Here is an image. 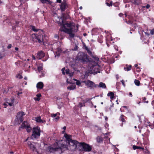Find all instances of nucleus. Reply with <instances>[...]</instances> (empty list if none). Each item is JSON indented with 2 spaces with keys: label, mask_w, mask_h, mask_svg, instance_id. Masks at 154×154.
I'll use <instances>...</instances> for the list:
<instances>
[{
  "label": "nucleus",
  "mask_w": 154,
  "mask_h": 154,
  "mask_svg": "<svg viewBox=\"0 0 154 154\" xmlns=\"http://www.w3.org/2000/svg\"><path fill=\"white\" fill-rule=\"evenodd\" d=\"M129 95L131 96V97H132V94L131 92H130L129 93Z\"/></svg>",
  "instance_id": "e2e57ef3"
},
{
  "label": "nucleus",
  "mask_w": 154,
  "mask_h": 154,
  "mask_svg": "<svg viewBox=\"0 0 154 154\" xmlns=\"http://www.w3.org/2000/svg\"><path fill=\"white\" fill-rule=\"evenodd\" d=\"M77 60L82 62H85L88 61L87 55L83 52H79L77 55Z\"/></svg>",
  "instance_id": "39448f33"
},
{
  "label": "nucleus",
  "mask_w": 154,
  "mask_h": 154,
  "mask_svg": "<svg viewBox=\"0 0 154 154\" xmlns=\"http://www.w3.org/2000/svg\"><path fill=\"white\" fill-rule=\"evenodd\" d=\"M150 7V5H149L147 4L146 6H145V8H146L147 9H148Z\"/></svg>",
  "instance_id": "a19ab883"
},
{
  "label": "nucleus",
  "mask_w": 154,
  "mask_h": 154,
  "mask_svg": "<svg viewBox=\"0 0 154 154\" xmlns=\"http://www.w3.org/2000/svg\"><path fill=\"white\" fill-rule=\"evenodd\" d=\"M85 83L86 86L88 88H92L94 87L96 88L98 86L97 85L95 84L93 82L88 80L86 81L83 82Z\"/></svg>",
  "instance_id": "6e6552de"
},
{
  "label": "nucleus",
  "mask_w": 154,
  "mask_h": 154,
  "mask_svg": "<svg viewBox=\"0 0 154 154\" xmlns=\"http://www.w3.org/2000/svg\"><path fill=\"white\" fill-rule=\"evenodd\" d=\"M16 77L19 79H21L22 78V76L20 74H18L16 75Z\"/></svg>",
  "instance_id": "7c9ffc66"
},
{
  "label": "nucleus",
  "mask_w": 154,
  "mask_h": 154,
  "mask_svg": "<svg viewBox=\"0 0 154 154\" xmlns=\"http://www.w3.org/2000/svg\"><path fill=\"white\" fill-rule=\"evenodd\" d=\"M76 88V86L74 85H71L67 87V89L70 90H73L75 89Z\"/></svg>",
  "instance_id": "412c9836"
},
{
  "label": "nucleus",
  "mask_w": 154,
  "mask_h": 154,
  "mask_svg": "<svg viewBox=\"0 0 154 154\" xmlns=\"http://www.w3.org/2000/svg\"><path fill=\"white\" fill-rule=\"evenodd\" d=\"M68 74H69V77H71L73 75V72H70Z\"/></svg>",
  "instance_id": "c756f323"
},
{
  "label": "nucleus",
  "mask_w": 154,
  "mask_h": 154,
  "mask_svg": "<svg viewBox=\"0 0 154 154\" xmlns=\"http://www.w3.org/2000/svg\"><path fill=\"white\" fill-rule=\"evenodd\" d=\"M31 38L33 41L38 42L40 43L43 41L44 37L42 35H38L35 34H33L31 35Z\"/></svg>",
  "instance_id": "423d86ee"
},
{
  "label": "nucleus",
  "mask_w": 154,
  "mask_h": 154,
  "mask_svg": "<svg viewBox=\"0 0 154 154\" xmlns=\"http://www.w3.org/2000/svg\"><path fill=\"white\" fill-rule=\"evenodd\" d=\"M57 3H60L61 2V0H57Z\"/></svg>",
  "instance_id": "de8ad7c7"
},
{
  "label": "nucleus",
  "mask_w": 154,
  "mask_h": 154,
  "mask_svg": "<svg viewBox=\"0 0 154 154\" xmlns=\"http://www.w3.org/2000/svg\"><path fill=\"white\" fill-rule=\"evenodd\" d=\"M13 153H14L13 152H10V154H13Z\"/></svg>",
  "instance_id": "338daca9"
},
{
  "label": "nucleus",
  "mask_w": 154,
  "mask_h": 154,
  "mask_svg": "<svg viewBox=\"0 0 154 154\" xmlns=\"http://www.w3.org/2000/svg\"><path fill=\"white\" fill-rule=\"evenodd\" d=\"M8 103V105H9L10 106H12V104L11 103Z\"/></svg>",
  "instance_id": "864d4df0"
},
{
  "label": "nucleus",
  "mask_w": 154,
  "mask_h": 154,
  "mask_svg": "<svg viewBox=\"0 0 154 154\" xmlns=\"http://www.w3.org/2000/svg\"><path fill=\"white\" fill-rule=\"evenodd\" d=\"M48 149L51 152L57 151L60 154H61L65 150L67 149V147L66 145L61 143L60 141H58L51 146H48Z\"/></svg>",
  "instance_id": "f03ea898"
},
{
  "label": "nucleus",
  "mask_w": 154,
  "mask_h": 154,
  "mask_svg": "<svg viewBox=\"0 0 154 154\" xmlns=\"http://www.w3.org/2000/svg\"><path fill=\"white\" fill-rule=\"evenodd\" d=\"M65 69V68H63L62 69H61V71H62V74L63 75H65V72H64V70Z\"/></svg>",
  "instance_id": "473e14b6"
},
{
  "label": "nucleus",
  "mask_w": 154,
  "mask_h": 154,
  "mask_svg": "<svg viewBox=\"0 0 154 154\" xmlns=\"http://www.w3.org/2000/svg\"><path fill=\"white\" fill-rule=\"evenodd\" d=\"M106 4L107 6H112V4H110L108 3V2H106Z\"/></svg>",
  "instance_id": "4c0bfd02"
},
{
  "label": "nucleus",
  "mask_w": 154,
  "mask_h": 154,
  "mask_svg": "<svg viewBox=\"0 0 154 154\" xmlns=\"http://www.w3.org/2000/svg\"><path fill=\"white\" fill-rule=\"evenodd\" d=\"M92 103L91 100L88 98H86L85 100H83L82 102L80 103V106H85L86 105H91Z\"/></svg>",
  "instance_id": "9b49d317"
},
{
  "label": "nucleus",
  "mask_w": 154,
  "mask_h": 154,
  "mask_svg": "<svg viewBox=\"0 0 154 154\" xmlns=\"http://www.w3.org/2000/svg\"><path fill=\"white\" fill-rule=\"evenodd\" d=\"M133 148L134 150H135L136 149H141L142 150H143L144 149V148L141 147L140 146H137L135 145H134L133 146Z\"/></svg>",
  "instance_id": "6ab92c4d"
},
{
  "label": "nucleus",
  "mask_w": 154,
  "mask_h": 154,
  "mask_svg": "<svg viewBox=\"0 0 154 154\" xmlns=\"http://www.w3.org/2000/svg\"><path fill=\"white\" fill-rule=\"evenodd\" d=\"M44 86V84L43 82H38L36 85V87L37 88L39 89H42Z\"/></svg>",
  "instance_id": "dca6fc26"
},
{
  "label": "nucleus",
  "mask_w": 154,
  "mask_h": 154,
  "mask_svg": "<svg viewBox=\"0 0 154 154\" xmlns=\"http://www.w3.org/2000/svg\"><path fill=\"white\" fill-rule=\"evenodd\" d=\"M30 147L31 149H32V150L33 151L35 149V147L33 145H32Z\"/></svg>",
  "instance_id": "cd10ccee"
},
{
  "label": "nucleus",
  "mask_w": 154,
  "mask_h": 154,
  "mask_svg": "<svg viewBox=\"0 0 154 154\" xmlns=\"http://www.w3.org/2000/svg\"><path fill=\"white\" fill-rule=\"evenodd\" d=\"M121 82L122 83V85L124 86H125V82H124V80H122Z\"/></svg>",
  "instance_id": "ea45409f"
},
{
  "label": "nucleus",
  "mask_w": 154,
  "mask_h": 154,
  "mask_svg": "<svg viewBox=\"0 0 154 154\" xmlns=\"http://www.w3.org/2000/svg\"><path fill=\"white\" fill-rule=\"evenodd\" d=\"M123 15V14L122 13H120L119 14V16L120 17H122Z\"/></svg>",
  "instance_id": "3c124183"
},
{
  "label": "nucleus",
  "mask_w": 154,
  "mask_h": 154,
  "mask_svg": "<svg viewBox=\"0 0 154 154\" xmlns=\"http://www.w3.org/2000/svg\"><path fill=\"white\" fill-rule=\"evenodd\" d=\"M97 142L98 143H101L103 142V138L100 136H98L96 138Z\"/></svg>",
  "instance_id": "f3484780"
},
{
  "label": "nucleus",
  "mask_w": 154,
  "mask_h": 154,
  "mask_svg": "<svg viewBox=\"0 0 154 154\" xmlns=\"http://www.w3.org/2000/svg\"><path fill=\"white\" fill-rule=\"evenodd\" d=\"M32 134L31 138L33 139H36L39 137L41 134V130L38 126L34 127L32 129Z\"/></svg>",
  "instance_id": "20e7f679"
},
{
  "label": "nucleus",
  "mask_w": 154,
  "mask_h": 154,
  "mask_svg": "<svg viewBox=\"0 0 154 154\" xmlns=\"http://www.w3.org/2000/svg\"><path fill=\"white\" fill-rule=\"evenodd\" d=\"M64 137L66 139V141L68 145L72 146L75 149L77 147L78 144L79 143L78 141L76 140H72V136L66 133L64 134Z\"/></svg>",
  "instance_id": "7ed1b4c3"
},
{
  "label": "nucleus",
  "mask_w": 154,
  "mask_h": 154,
  "mask_svg": "<svg viewBox=\"0 0 154 154\" xmlns=\"http://www.w3.org/2000/svg\"><path fill=\"white\" fill-rule=\"evenodd\" d=\"M11 47V44H9L8 46V49L10 48Z\"/></svg>",
  "instance_id": "37998d69"
},
{
  "label": "nucleus",
  "mask_w": 154,
  "mask_h": 154,
  "mask_svg": "<svg viewBox=\"0 0 154 154\" xmlns=\"http://www.w3.org/2000/svg\"><path fill=\"white\" fill-rule=\"evenodd\" d=\"M28 145H30V146L32 145L30 142L28 141Z\"/></svg>",
  "instance_id": "79ce46f5"
},
{
  "label": "nucleus",
  "mask_w": 154,
  "mask_h": 154,
  "mask_svg": "<svg viewBox=\"0 0 154 154\" xmlns=\"http://www.w3.org/2000/svg\"><path fill=\"white\" fill-rule=\"evenodd\" d=\"M60 118V117L59 116H57L56 118H55V119L58 120Z\"/></svg>",
  "instance_id": "5fc2aeb1"
},
{
  "label": "nucleus",
  "mask_w": 154,
  "mask_h": 154,
  "mask_svg": "<svg viewBox=\"0 0 154 154\" xmlns=\"http://www.w3.org/2000/svg\"><path fill=\"white\" fill-rule=\"evenodd\" d=\"M41 2L43 3H45L46 2H48V0H40Z\"/></svg>",
  "instance_id": "72a5a7b5"
},
{
  "label": "nucleus",
  "mask_w": 154,
  "mask_h": 154,
  "mask_svg": "<svg viewBox=\"0 0 154 154\" xmlns=\"http://www.w3.org/2000/svg\"><path fill=\"white\" fill-rule=\"evenodd\" d=\"M55 38H58V36L57 35H56L55 36Z\"/></svg>",
  "instance_id": "0e129e2a"
},
{
  "label": "nucleus",
  "mask_w": 154,
  "mask_h": 154,
  "mask_svg": "<svg viewBox=\"0 0 154 154\" xmlns=\"http://www.w3.org/2000/svg\"><path fill=\"white\" fill-rule=\"evenodd\" d=\"M77 46L76 45L75 47H74L73 50L76 51L77 49Z\"/></svg>",
  "instance_id": "a18cd8bd"
},
{
  "label": "nucleus",
  "mask_w": 154,
  "mask_h": 154,
  "mask_svg": "<svg viewBox=\"0 0 154 154\" xmlns=\"http://www.w3.org/2000/svg\"><path fill=\"white\" fill-rule=\"evenodd\" d=\"M134 3L138 5V4L136 2H134Z\"/></svg>",
  "instance_id": "774afa93"
},
{
  "label": "nucleus",
  "mask_w": 154,
  "mask_h": 154,
  "mask_svg": "<svg viewBox=\"0 0 154 154\" xmlns=\"http://www.w3.org/2000/svg\"><path fill=\"white\" fill-rule=\"evenodd\" d=\"M134 82L136 85L137 86H139L140 85V81L137 79H135L134 81Z\"/></svg>",
  "instance_id": "5701e85b"
},
{
  "label": "nucleus",
  "mask_w": 154,
  "mask_h": 154,
  "mask_svg": "<svg viewBox=\"0 0 154 154\" xmlns=\"http://www.w3.org/2000/svg\"><path fill=\"white\" fill-rule=\"evenodd\" d=\"M66 126H64L63 128V129L64 130H65L66 129Z\"/></svg>",
  "instance_id": "6e6d98bb"
},
{
  "label": "nucleus",
  "mask_w": 154,
  "mask_h": 154,
  "mask_svg": "<svg viewBox=\"0 0 154 154\" xmlns=\"http://www.w3.org/2000/svg\"><path fill=\"white\" fill-rule=\"evenodd\" d=\"M32 57L33 60H35V57L33 55H32Z\"/></svg>",
  "instance_id": "49530a36"
},
{
  "label": "nucleus",
  "mask_w": 154,
  "mask_h": 154,
  "mask_svg": "<svg viewBox=\"0 0 154 154\" xmlns=\"http://www.w3.org/2000/svg\"><path fill=\"white\" fill-rule=\"evenodd\" d=\"M38 70L39 72H42L43 70V68L42 66H39L38 67Z\"/></svg>",
  "instance_id": "a878e982"
},
{
  "label": "nucleus",
  "mask_w": 154,
  "mask_h": 154,
  "mask_svg": "<svg viewBox=\"0 0 154 154\" xmlns=\"http://www.w3.org/2000/svg\"><path fill=\"white\" fill-rule=\"evenodd\" d=\"M105 119L107 121L108 119V118L107 117H106L105 118Z\"/></svg>",
  "instance_id": "680f3d73"
},
{
  "label": "nucleus",
  "mask_w": 154,
  "mask_h": 154,
  "mask_svg": "<svg viewBox=\"0 0 154 154\" xmlns=\"http://www.w3.org/2000/svg\"><path fill=\"white\" fill-rule=\"evenodd\" d=\"M40 98L39 97H35L34 98V99L35 100L39 101L40 100Z\"/></svg>",
  "instance_id": "2f4dec72"
},
{
  "label": "nucleus",
  "mask_w": 154,
  "mask_h": 154,
  "mask_svg": "<svg viewBox=\"0 0 154 154\" xmlns=\"http://www.w3.org/2000/svg\"><path fill=\"white\" fill-rule=\"evenodd\" d=\"M127 23L128 24H129V23H131V21H129L128 22H127Z\"/></svg>",
  "instance_id": "69168bd1"
},
{
  "label": "nucleus",
  "mask_w": 154,
  "mask_h": 154,
  "mask_svg": "<svg viewBox=\"0 0 154 154\" xmlns=\"http://www.w3.org/2000/svg\"><path fill=\"white\" fill-rule=\"evenodd\" d=\"M51 116L53 117H55L57 115V114H51Z\"/></svg>",
  "instance_id": "e433bc0d"
},
{
  "label": "nucleus",
  "mask_w": 154,
  "mask_h": 154,
  "mask_svg": "<svg viewBox=\"0 0 154 154\" xmlns=\"http://www.w3.org/2000/svg\"><path fill=\"white\" fill-rule=\"evenodd\" d=\"M37 97H40L41 96V94H38L36 95Z\"/></svg>",
  "instance_id": "c03bdc74"
},
{
  "label": "nucleus",
  "mask_w": 154,
  "mask_h": 154,
  "mask_svg": "<svg viewBox=\"0 0 154 154\" xmlns=\"http://www.w3.org/2000/svg\"><path fill=\"white\" fill-rule=\"evenodd\" d=\"M150 33L151 35H153L154 34V30L152 29L150 30Z\"/></svg>",
  "instance_id": "c9c22d12"
},
{
  "label": "nucleus",
  "mask_w": 154,
  "mask_h": 154,
  "mask_svg": "<svg viewBox=\"0 0 154 154\" xmlns=\"http://www.w3.org/2000/svg\"><path fill=\"white\" fill-rule=\"evenodd\" d=\"M66 4L65 2H63L60 5V9L62 11H64L66 8Z\"/></svg>",
  "instance_id": "4468645a"
},
{
  "label": "nucleus",
  "mask_w": 154,
  "mask_h": 154,
  "mask_svg": "<svg viewBox=\"0 0 154 154\" xmlns=\"http://www.w3.org/2000/svg\"><path fill=\"white\" fill-rule=\"evenodd\" d=\"M85 49L87 50L88 53L89 54H91V51L88 49V48L87 47H86L85 48Z\"/></svg>",
  "instance_id": "bb28decb"
},
{
  "label": "nucleus",
  "mask_w": 154,
  "mask_h": 154,
  "mask_svg": "<svg viewBox=\"0 0 154 154\" xmlns=\"http://www.w3.org/2000/svg\"><path fill=\"white\" fill-rule=\"evenodd\" d=\"M25 114L23 112H18L16 116L17 119L20 122H23V116L25 115Z\"/></svg>",
  "instance_id": "9d476101"
},
{
  "label": "nucleus",
  "mask_w": 154,
  "mask_h": 154,
  "mask_svg": "<svg viewBox=\"0 0 154 154\" xmlns=\"http://www.w3.org/2000/svg\"><path fill=\"white\" fill-rule=\"evenodd\" d=\"M76 83V84L78 85H80L81 84L80 82L78 80H77Z\"/></svg>",
  "instance_id": "c85d7f7f"
},
{
  "label": "nucleus",
  "mask_w": 154,
  "mask_h": 154,
  "mask_svg": "<svg viewBox=\"0 0 154 154\" xmlns=\"http://www.w3.org/2000/svg\"><path fill=\"white\" fill-rule=\"evenodd\" d=\"M116 78L117 79H118L119 78V75H116Z\"/></svg>",
  "instance_id": "4d7b16f0"
},
{
  "label": "nucleus",
  "mask_w": 154,
  "mask_h": 154,
  "mask_svg": "<svg viewBox=\"0 0 154 154\" xmlns=\"http://www.w3.org/2000/svg\"><path fill=\"white\" fill-rule=\"evenodd\" d=\"M107 96L109 97H110L111 99H112L113 98L114 94L112 92H110L108 94Z\"/></svg>",
  "instance_id": "4be33fe9"
},
{
  "label": "nucleus",
  "mask_w": 154,
  "mask_h": 154,
  "mask_svg": "<svg viewBox=\"0 0 154 154\" xmlns=\"http://www.w3.org/2000/svg\"><path fill=\"white\" fill-rule=\"evenodd\" d=\"M45 56V53L42 51H41L38 52L36 56V57L39 59H40L44 57Z\"/></svg>",
  "instance_id": "f8f14e48"
},
{
  "label": "nucleus",
  "mask_w": 154,
  "mask_h": 154,
  "mask_svg": "<svg viewBox=\"0 0 154 154\" xmlns=\"http://www.w3.org/2000/svg\"><path fill=\"white\" fill-rule=\"evenodd\" d=\"M125 116L123 115H122L119 118V120L122 122V123L120 125L122 127L123 124H125L126 123V121L125 120Z\"/></svg>",
  "instance_id": "ddd939ff"
},
{
  "label": "nucleus",
  "mask_w": 154,
  "mask_h": 154,
  "mask_svg": "<svg viewBox=\"0 0 154 154\" xmlns=\"http://www.w3.org/2000/svg\"><path fill=\"white\" fill-rule=\"evenodd\" d=\"M55 19L56 22L61 26L60 30L69 35V37L72 38L75 36V33L78 30V27L75 26L73 23H64L62 17L57 16L56 14H54Z\"/></svg>",
  "instance_id": "f257e3e1"
},
{
  "label": "nucleus",
  "mask_w": 154,
  "mask_h": 154,
  "mask_svg": "<svg viewBox=\"0 0 154 154\" xmlns=\"http://www.w3.org/2000/svg\"><path fill=\"white\" fill-rule=\"evenodd\" d=\"M31 29L34 32H37L39 30V29H36L35 26H31Z\"/></svg>",
  "instance_id": "b1692460"
},
{
  "label": "nucleus",
  "mask_w": 154,
  "mask_h": 154,
  "mask_svg": "<svg viewBox=\"0 0 154 154\" xmlns=\"http://www.w3.org/2000/svg\"><path fill=\"white\" fill-rule=\"evenodd\" d=\"M94 59L97 61H98L99 60V58L97 57H94Z\"/></svg>",
  "instance_id": "58836bf2"
},
{
  "label": "nucleus",
  "mask_w": 154,
  "mask_h": 154,
  "mask_svg": "<svg viewBox=\"0 0 154 154\" xmlns=\"http://www.w3.org/2000/svg\"><path fill=\"white\" fill-rule=\"evenodd\" d=\"M58 51H56L54 53L55 57H56L57 56V57H59L60 56V53L59 52L61 51V50L60 48H58L57 49Z\"/></svg>",
  "instance_id": "aec40b11"
},
{
  "label": "nucleus",
  "mask_w": 154,
  "mask_h": 154,
  "mask_svg": "<svg viewBox=\"0 0 154 154\" xmlns=\"http://www.w3.org/2000/svg\"><path fill=\"white\" fill-rule=\"evenodd\" d=\"M81 144L84 151L90 152L91 151L92 148L88 144L85 143H82Z\"/></svg>",
  "instance_id": "1a4fd4ad"
},
{
  "label": "nucleus",
  "mask_w": 154,
  "mask_h": 154,
  "mask_svg": "<svg viewBox=\"0 0 154 154\" xmlns=\"http://www.w3.org/2000/svg\"><path fill=\"white\" fill-rule=\"evenodd\" d=\"M44 76V74L43 73H42V74L41 75H40V77H43Z\"/></svg>",
  "instance_id": "603ef678"
},
{
  "label": "nucleus",
  "mask_w": 154,
  "mask_h": 154,
  "mask_svg": "<svg viewBox=\"0 0 154 154\" xmlns=\"http://www.w3.org/2000/svg\"><path fill=\"white\" fill-rule=\"evenodd\" d=\"M98 86L97 87H99L100 88H106V85L103 82H100L99 85H97Z\"/></svg>",
  "instance_id": "a211bd4d"
},
{
  "label": "nucleus",
  "mask_w": 154,
  "mask_h": 154,
  "mask_svg": "<svg viewBox=\"0 0 154 154\" xmlns=\"http://www.w3.org/2000/svg\"><path fill=\"white\" fill-rule=\"evenodd\" d=\"M15 49L16 51H18V48L17 47H16L15 48Z\"/></svg>",
  "instance_id": "bf43d9fd"
},
{
  "label": "nucleus",
  "mask_w": 154,
  "mask_h": 154,
  "mask_svg": "<svg viewBox=\"0 0 154 154\" xmlns=\"http://www.w3.org/2000/svg\"><path fill=\"white\" fill-rule=\"evenodd\" d=\"M68 79H67V82L68 83H70V84H71V83H72V82H69L68 81Z\"/></svg>",
  "instance_id": "052dcab7"
},
{
  "label": "nucleus",
  "mask_w": 154,
  "mask_h": 154,
  "mask_svg": "<svg viewBox=\"0 0 154 154\" xmlns=\"http://www.w3.org/2000/svg\"><path fill=\"white\" fill-rule=\"evenodd\" d=\"M145 34L146 35H147L148 36H149V33H148L147 32H145Z\"/></svg>",
  "instance_id": "8fccbe9b"
},
{
  "label": "nucleus",
  "mask_w": 154,
  "mask_h": 154,
  "mask_svg": "<svg viewBox=\"0 0 154 154\" xmlns=\"http://www.w3.org/2000/svg\"><path fill=\"white\" fill-rule=\"evenodd\" d=\"M134 66L136 67V68H137V69H139V68H138V67H137V64H136L134 65Z\"/></svg>",
  "instance_id": "09e8293b"
},
{
  "label": "nucleus",
  "mask_w": 154,
  "mask_h": 154,
  "mask_svg": "<svg viewBox=\"0 0 154 154\" xmlns=\"http://www.w3.org/2000/svg\"><path fill=\"white\" fill-rule=\"evenodd\" d=\"M131 65H129L128 67H124V69L125 71H128L131 70Z\"/></svg>",
  "instance_id": "393cba45"
},
{
  "label": "nucleus",
  "mask_w": 154,
  "mask_h": 154,
  "mask_svg": "<svg viewBox=\"0 0 154 154\" xmlns=\"http://www.w3.org/2000/svg\"><path fill=\"white\" fill-rule=\"evenodd\" d=\"M35 119H36V121L37 122L45 123L46 122L45 120H43L41 119V117L40 116L35 118Z\"/></svg>",
  "instance_id": "2eb2a0df"
},
{
  "label": "nucleus",
  "mask_w": 154,
  "mask_h": 154,
  "mask_svg": "<svg viewBox=\"0 0 154 154\" xmlns=\"http://www.w3.org/2000/svg\"><path fill=\"white\" fill-rule=\"evenodd\" d=\"M22 93V92H18V93H17V95L19 96V95L20 94H21Z\"/></svg>",
  "instance_id": "13d9d810"
},
{
  "label": "nucleus",
  "mask_w": 154,
  "mask_h": 154,
  "mask_svg": "<svg viewBox=\"0 0 154 154\" xmlns=\"http://www.w3.org/2000/svg\"><path fill=\"white\" fill-rule=\"evenodd\" d=\"M66 73V74H68L69 73V69H66L65 70Z\"/></svg>",
  "instance_id": "f704fd0d"
},
{
  "label": "nucleus",
  "mask_w": 154,
  "mask_h": 154,
  "mask_svg": "<svg viewBox=\"0 0 154 154\" xmlns=\"http://www.w3.org/2000/svg\"><path fill=\"white\" fill-rule=\"evenodd\" d=\"M20 128L22 129L25 128L28 133L31 132L32 130L30 124L27 121L23 122L20 126Z\"/></svg>",
  "instance_id": "0eeeda50"
}]
</instances>
